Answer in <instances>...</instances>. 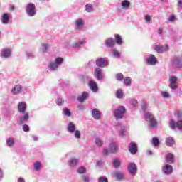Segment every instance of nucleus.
<instances>
[{
    "mask_svg": "<svg viewBox=\"0 0 182 182\" xmlns=\"http://www.w3.org/2000/svg\"><path fill=\"white\" fill-rule=\"evenodd\" d=\"M95 143L97 147H102L103 146V141L100 138H95Z\"/></svg>",
    "mask_w": 182,
    "mask_h": 182,
    "instance_id": "obj_39",
    "label": "nucleus"
},
{
    "mask_svg": "<svg viewBox=\"0 0 182 182\" xmlns=\"http://www.w3.org/2000/svg\"><path fill=\"white\" fill-rule=\"evenodd\" d=\"M23 132H29V130H30L29 125L23 124Z\"/></svg>",
    "mask_w": 182,
    "mask_h": 182,
    "instance_id": "obj_57",
    "label": "nucleus"
},
{
    "mask_svg": "<svg viewBox=\"0 0 182 182\" xmlns=\"http://www.w3.org/2000/svg\"><path fill=\"white\" fill-rule=\"evenodd\" d=\"M152 144L155 146L157 147V146L160 145V139L159 138L154 136L152 138Z\"/></svg>",
    "mask_w": 182,
    "mask_h": 182,
    "instance_id": "obj_37",
    "label": "nucleus"
},
{
    "mask_svg": "<svg viewBox=\"0 0 182 182\" xmlns=\"http://www.w3.org/2000/svg\"><path fill=\"white\" fill-rule=\"evenodd\" d=\"M86 171H87V169H86V167L85 166H80L77 170V173H78V174H85Z\"/></svg>",
    "mask_w": 182,
    "mask_h": 182,
    "instance_id": "obj_40",
    "label": "nucleus"
},
{
    "mask_svg": "<svg viewBox=\"0 0 182 182\" xmlns=\"http://www.w3.org/2000/svg\"><path fill=\"white\" fill-rule=\"evenodd\" d=\"M145 63L149 66H154V65H156L157 58H156V55L151 54L149 57L145 58Z\"/></svg>",
    "mask_w": 182,
    "mask_h": 182,
    "instance_id": "obj_10",
    "label": "nucleus"
},
{
    "mask_svg": "<svg viewBox=\"0 0 182 182\" xmlns=\"http://www.w3.org/2000/svg\"><path fill=\"white\" fill-rule=\"evenodd\" d=\"M178 8H180L181 9H182V0H178Z\"/></svg>",
    "mask_w": 182,
    "mask_h": 182,
    "instance_id": "obj_63",
    "label": "nucleus"
},
{
    "mask_svg": "<svg viewBox=\"0 0 182 182\" xmlns=\"http://www.w3.org/2000/svg\"><path fill=\"white\" fill-rule=\"evenodd\" d=\"M102 154L104 156H107L109 154V150L107 149H105L102 151Z\"/></svg>",
    "mask_w": 182,
    "mask_h": 182,
    "instance_id": "obj_61",
    "label": "nucleus"
},
{
    "mask_svg": "<svg viewBox=\"0 0 182 182\" xmlns=\"http://www.w3.org/2000/svg\"><path fill=\"white\" fill-rule=\"evenodd\" d=\"M169 126L171 127V129H172V130H174V129H176V127H177V122L176 123V122L173 119H171L170 122H169Z\"/></svg>",
    "mask_w": 182,
    "mask_h": 182,
    "instance_id": "obj_46",
    "label": "nucleus"
},
{
    "mask_svg": "<svg viewBox=\"0 0 182 182\" xmlns=\"http://www.w3.org/2000/svg\"><path fill=\"white\" fill-rule=\"evenodd\" d=\"M1 22L3 25H8L9 23V14H3L1 17Z\"/></svg>",
    "mask_w": 182,
    "mask_h": 182,
    "instance_id": "obj_21",
    "label": "nucleus"
},
{
    "mask_svg": "<svg viewBox=\"0 0 182 182\" xmlns=\"http://www.w3.org/2000/svg\"><path fill=\"white\" fill-rule=\"evenodd\" d=\"M128 150L131 154L134 156L139 151V146L136 142H130L128 145Z\"/></svg>",
    "mask_w": 182,
    "mask_h": 182,
    "instance_id": "obj_9",
    "label": "nucleus"
},
{
    "mask_svg": "<svg viewBox=\"0 0 182 182\" xmlns=\"http://www.w3.org/2000/svg\"><path fill=\"white\" fill-rule=\"evenodd\" d=\"M26 102L25 101L20 102L18 104V113H25L26 112Z\"/></svg>",
    "mask_w": 182,
    "mask_h": 182,
    "instance_id": "obj_18",
    "label": "nucleus"
},
{
    "mask_svg": "<svg viewBox=\"0 0 182 182\" xmlns=\"http://www.w3.org/2000/svg\"><path fill=\"white\" fill-rule=\"evenodd\" d=\"M139 102H137V100H132L131 101V105L132 106H133V107H136V106H137Z\"/></svg>",
    "mask_w": 182,
    "mask_h": 182,
    "instance_id": "obj_56",
    "label": "nucleus"
},
{
    "mask_svg": "<svg viewBox=\"0 0 182 182\" xmlns=\"http://www.w3.org/2000/svg\"><path fill=\"white\" fill-rule=\"evenodd\" d=\"M11 55L12 51L9 48H4L0 53V56L4 59H8L9 58H11Z\"/></svg>",
    "mask_w": 182,
    "mask_h": 182,
    "instance_id": "obj_13",
    "label": "nucleus"
},
{
    "mask_svg": "<svg viewBox=\"0 0 182 182\" xmlns=\"http://www.w3.org/2000/svg\"><path fill=\"white\" fill-rule=\"evenodd\" d=\"M26 58L27 59H33L35 58V55L32 52L26 53Z\"/></svg>",
    "mask_w": 182,
    "mask_h": 182,
    "instance_id": "obj_54",
    "label": "nucleus"
},
{
    "mask_svg": "<svg viewBox=\"0 0 182 182\" xmlns=\"http://www.w3.org/2000/svg\"><path fill=\"white\" fill-rule=\"evenodd\" d=\"M165 143L168 147H173L174 144H176V141H174V138L173 137H167L166 139Z\"/></svg>",
    "mask_w": 182,
    "mask_h": 182,
    "instance_id": "obj_31",
    "label": "nucleus"
},
{
    "mask_svg": "<svg viewBox=\"0 0 182 182\" xmlns=\"http://www.w3.org/2000/svg\"><path fill=\"white\" fill-rule=\"evenodd\" d=\"M83 26H85V23H83L82 18H78L75 21V29H76L77 31H79L82 29Z\"/></svg>",
    "mask_w": 182,
    "mask_h": 182,
    "instance_id": "obj_20",
    "label": "nucleus"
},
{
    "mask_svg": "<svg viewBox=\"0 0 182 182\" xmlns=\"http://www.w3.org/2000/svg\"><path fill=\"white\" fill-rule=\"evenodd\" d=\"M2 178H4V171L0 168V180H2Z\"/></svg>",
    "mask_w": 182,
    "mask_h": 182,
    "instance_id": "obj_62",
    "label": "nucleus"
},
{
    "mask_svg": "<svg viewBox=\"0 0 182 182\" xmlns=\"http://www.w3.org/2000/svg\"><path fill=\"white\" fill-rule=\"evenodd\" d=\"M98 182H109V179L106 176H100L98 178Z\"/></svg>",
    "mask_w": 182,
    "mask_h": 182,
    "instance_id": "obj_52",
    "label": "nucleus"
},
{
    "mask_svg": "<svg viewBox=\"0 0 182 182\" xmlns=\"http://www.w3.org/2000/svg\"><path fill=\"white\" fill-rule=\"evenodd\" d=\"M114 177L117 178L119 181H120L121 180H123V178H124V175H123L122 173L117 171L114 173Z\"/></svg>",
    "mask_w": 182,
    "mask_h": 182,
    "instance_id": "obj_34",
    "label": "nucleus"
},
{
    "mask_svg": "<svg viewBox=\"0 0 182 182\" xmlns=\"http://www.w3.org/2000/svg\"><path fill=\"white\" fill-rule=\"evenodd\" d=\"M26 12L28 16H35L36 15V6L33 3H28L26 8Z\"/></svg>",
    "mask_w": 182,
    "mask_h": 182,
    "instance_id": "obj_4",
    "label": "nucleus"
},
{
    "mask_svg": "<svg viewBox=\"0 0 182 182\" xmlns=\"http://www.w3.org/2000/svg\"><path fill=\"white\" fill-rule=\"evenodd\" d=\"M122 164L119 158H114L112 161V166L114 168H119V166Z\"/></svg>",
    "mask_w": 182,
    "mask_h": 182,
    "instance_id": "obj_33",
    "label": "nucleus"
},
{
    "mask_svg": "<svg viewBox=\"0 0 182 182\" xmlns=\"http://www.w3.org/2000/svg\"><path fill=\"white\" fill-rule=\"evenodd\" d=\"M154 50L157 53H164V52H167L168 50V45H156L154 48Z\"/></svg>",
    "mask_w": 182,
    "mask_h": 182,
    "instance_id": "obj_12",
    "label": "nucleus"
},
{
    "mask_svg": "<svg viewBox=\"0 0 182 182\" xmlns=\"http://www.w3.org/2000/svg\"><path fill=\"white\" fill-rule=\"evenodd\" d=\"M77 109H79V110H85V105L80 104L77 105Z\"/></svg>",
    "mask_w": 182,
    "mask_h": 182,
    "instance_id": "obj_60",
    "label": "nucleus"
},
{
    "mask_svg": "<svg viewBox=\"0 0 182 182\" xmlns=\"http://www.w3.org/2000/svg\"><path fill=\"white\" fill-rule=\"evenodd\" d=\"M29 120V112H24V114L21 115L18 117L17 119V123L20 126H22V124H25L26 122Z\"/></svg>",
    "mask_w": 182,
    "mask_h": 182,
    "instance_id": "obj_7",
    "label": "nucleus"
},
{
    "mask_svg": "<svg viewBox=\"0 0 182 182\" xmlns=\"http://www.w3.org/2000/svg\"><path fill=\"white\" fill-rule=\"evenodd\" d=\"M172 66L175 69H181L182 68V60L181 59L176 57L172 60Z\"/></svg>",
    "mask_w": 182,
    "mask_h": 182,
    "instance_id": "obj_14",
    "label": "nucleus"
},
{
    "mask_svg": "<svg viewBox=\"0 0 182 182\" xmlns=\"http://www.w3.org/2000/svg\"><path fill=\"white\" fill-rule=\"evenodd\" d=\"M146 22H150L151 21V16H150V15H146L145 16V18H144Z\"/></svg>",
    "mask_w": 182,
    "mask_h": 182,
    "instance_id": "obj_59",
    "label": "nucleus"
},
{
    "mask_svg": "<svg viewBox=\"0 0 182 182\" xmlns=\"http://www.w3.org/2000/svg\"><path fill=\"white\" fill-rule=\"evenodd\" d=\"M41 167H42V164L40 161L34 163V170H36V171H39Z\"/></svg>",
    "mask_w": 182,
    "mask_h": 182,
    "instance_id": "obj_44",
    "label": "nucleus"
},
{
    "mask_svg": "<svg viewBox=\"0 0 182 182\" xmlns=\"http://www.w3.org/2000/svg\"><path fill=\"white\" fill-rule=\"evenodd\" d=\"M166 161L168 164H173L174 163V154L168 153L166 155Z\"/></svg>",
    "mask_w": 182,
    "mask_h": 182,
    "instance_id": "obj_28",
    "label": "nucleus"
},
{
    "mask_svg": "<svg viewBox=\"0 0 182 182\" xmlns=\"http://www.w3.org/2000/svg\"><path fill=\"white\" fill-rule=\"evenodd\" d=\"M17 182H26V181H25V178H23L22 177H19L17 179Z\"/></svg>",
    "mask_w": 182,
    "mask_h": 182,
    "instance_id": "obj_64",
    "label": "nucleus"
},
{
    "mask_svg": "<svg viewBox=\"0 0 182 182\" xmlns=\"http://www.w3.org/2000/svg\"><path fill=\"white\" fill-rule=\"evenodd\" d=\"M91 116L95 120H100L102 119V112L97 108H94L91 111Z\"/></svg>",
    "mask_w": 182,
    "mask_h": 182,
    "instance_id": "obj_11",
    "label": "nucleus"
},
{
    "mask_svg": "<svg viewBox=\"0 0 182 182\" xmlns=\"http://www.w3.org/2000/svg\"><path fill=\"white\" fill-rule=\"evenodd\" d=\"M67 130L68 133H70L71 134L75 133L76 130V125L72 122H69L67 126Z\"/></svg>",
    "mask_w": 182,
    "mask_h": 182,
    "instance_id": "obj_25",
    "label": "nucleus"
},
{
    "mask_svg": "<svg viewBox=\"0 0 182 182\" xmlns=\"http://www.w3.org/2000/svg\"><path fill=\"white\" fill-rule=\"evenodd\" d=\"M168 22H171L173 23L176 21V16L175 15H171L167 18Z\"/></svg>",
    "mask_w": 182,
    "mask_h": 182,
    "instance_id": "obj_55",
    "label": "nucleus"
},
{
    "mask_svg": "<svg viewBox=\"0 0 182 182\" xmlns=\"http://www.w3.org/2000/svg\"><path fill=\"white\" fill-rule=\"evenodd\" d=\"M176 128L180 130V132H182V119L178 120L176 122Z\"/></svg>",
    "mask_w": 182,
    "mask_h": 182,
    "instance_id": "obj_49",
    "label": "nucleus"
},
{
    "mask_svg": "<svg viewBox=\"0 0 182 182\" xmlns=\"http://www.w3.org/2000/svg\"><path fill=\"white\" fill-rule=\"evenodd\" d=\"M86 43V38H82V40H79L78 42L74 43L72 45V48L73 49H80L82 45H85Z\"/></svg>",
    "mask_w": 182,
    "mask_h": 182,
    "instance_id": "obj_19",
    "label": "nucleus"
},
{
    "mask_svg": "<svg viewBox=\"0 0 182 182\" xmlns=\"http://www.w3.org/2000/svg\"><path fill=\"white\" fill-rule=\"evenodd\" d=\"M124 85H126V86H130V85H132V80H130V77H125L124 80Z\"/></svg>",
    "mask_w": 182,
    "mask_h": 182,
    "instance_id": "obj_50",
    "label": "nucleus"
},
{
    "mask_svg": "<svg viewBox=\"0 0 182 182\" xmlns=\"http://www.w3.org/2000/svg\"><path fill=\"white\" fill-rule=\"evenodd\" d=\"M89 87L94 93L97 92L99 90V87L97 86V83L95 81H90Z\"/></svg>",
    "mask_w": 182,
    "mask_h": 182,
    "instance_id": "obj_22",
    "label": "nucleus"
},
{
    "mask_svg": "<svg viewBox=\"0 0 182 182\" xmlns=\"http://www.w3.org/2000/svg\"><path fill=\"white\" fill-rule=\"evenodd\" d=\"M94 75L97 79V80H103V75L102 74V69L99 67H97L94 70Z\"/></svg>",
    "mask_w": 182,
    "mask_h": 182,
    "instance_id": "obj_17",
    "label": "nucleus"
},
{
    "mask_svg": "<svg viewBox=\"0 0 182 182\" xmlns=\"http://www.w3.org/2000/svg\"><path fill=\"white\" fill-rule=\"evenodd\" d=\"M64 60L62 57L55 58L54 61H50L48 65V68L50 72H56L59 69V66L63 63Z\"/></svg>",
    "mask_w": 182,
    "mask_h": 182,
    "instance_id": "obj_1",
    "label": "nucleus"
},
{
    "mask_svg": "<svg viewBox=\"0 0 182 182\" xmlns=\"http://www.w3.org/2000/svg\"><path fill=\"white\" fill-rule=\"evenodd\" d=\"M123 90H118L116 92V97L117 99H122L123 97Z\"/></svg>",
    "mask_w": 182,
    "mask_h": 182,
    "instance_id": "obj_45",
    "label": "nucleus"
},
{
    "mask_svg": "<svg viewBox=\"0 0 182 182\" xmlns=\"http://www.w3.org/2000/svg\"><path fill=\"white\" fill-rule=\"evenodd\" d=\"M97 68H107L109 66V59L107 58H99L95 61Z\"/></svg>",
    "mask_w": 182,
    "mask_h": 182,
    "instance_id": "obj_5",
    "label": "nucleus"
},
{
    "mask_svg": "<svg viewBox=\"0 0 182 182\" xmlns=\"http://www.w3.org/2000/svg\"><path fill=\"white\" fill-rule=\"evenodd\" d=\"M114 41L117 43V45H119V46H122V45H123V38H122L121 35L114 34Z\"/></svg>",
    "mask_w": 182,
    "mask_h": 182,
    "instance_id": "obj_30",
    "label": "nucleus"
},
{
    "mask_svg": "<svg viewBox=\"0 0 182 182\" xmlns=\"http://www.w3.org/2000/svg\"><path fill=\"white\" fill-rule=\"evenodd\" d=\"M126 112L124 106L121 105L114 110L113 114L115 119H123L126 114Z\"/></svg>",
    "mask_w": 182,
    "mask_h": 182,
    "instance_id": "obj_2",
    "label": "nucleus"
},
{
    "mask_svg": "<svg viewBox=\"0 0 182 182\" xmlns=\"http://www.w3.org/2000/svg\"><path fill=\"white\" fill-rule=\"evenodd\" d=\"M121 6L124 9H129V8L130 7V1H129L128 0H123L121 2Z\"/></svg>",
    "mask_w": 182,
    "mask_h": 182,
    "instance_id": "obj_35",
    "label": "nucleus"
},
{
    "mask_svg": "<svg viewBox=\"0 0 182 182\" xmlns=\"http://www.w3.org/2000/svg\"><path fill=\"white\" fill-rule=\"evenodd\" d=\"M115 78L117 80H119V82H122V80L124 79V75H123L122 73H118L116 74Z\"/></svg>",
    "mask_w": 182,
    "mask_h": 182,
    "instance_id": "obj_42",
    "label": "nucleus"
},
{
    "mask_svg": "<svg viewBox=\"0 0 182 182\" xmlns=\"http://www.w3.org/2000/svg\"><path fill=\"white\" fill-rule=\"evenodd\" d=\"M147 107H148V106H147V104H146V103H144V104L141 105V109H142V110H143L144 112H146L147 111Z\"/></svg>",
    "mask_w": 182,
    "mask_h": 182,
    "instance_id": "obj_58",
    "label": "nucleus"
},
{
    "mask_svg": "<svg viewBox=\"0 0 182 182\" xmlns=\"http://www.w3.org/2000/svg\"><path fill=\"white\" fill-rule=\"evenodd\" d=\"M87 97H89V93L87 92H83L81 95L77 97V102H80V103H83V102H85Z\"/></svg>",
    "mask_w": 182,
    "mask_h": 182,
    "instance_id": "obj_24",
    "label": "nucleus"
},
{
    "mask_svg": "<svg viewBox=\"0 0 182 182\" xmlns=\"http://www.w3.org/2000/svg\"><path fill=\"white\" fill-rule=\"evenodd\" d=\"M162 171L164 174L168 176V174H171V173H173V166L170 164H166L163 166Z\"/></svg>",
    "mask_w": 182,
    "mask_h": 182,
    "instance_id": "obj_16",
    "label": "nucleus"
},
{
    "mask_svg": "<svg viewBox=\"0 0 182 182\" xmlns=\"http://www.w3.org/2000/svg\"><path fill=\"white\" fill-rule=\"evenodd\" d=\"M127 171L131 176H136L137 174V165L134 162H131L128 164Z\"/></svg>",
    "mask_w": 182,
    "mask_h": 182,
    "instance_id": "obj_8",
    "label": "nucleus"
},
{
    "mask_svg": "<svg viewBox=\"0 0 182 182\" xmlns=\"http://www.w3.org/2000/svg\"><path fill=\"white\" fill-rule=\"evenodd\" d=\"M78 164L79 159L75 157H73L68 161V165L70 167H76Z\"/></svg>",
    "mask_w": 182,
    "mask_h": 182,
    "instance_id": "obj_26",
    "label": "nucleus"
},
{
    "mask_svg": "<svg viewBox=\"0 0 182 182\" xmlns=\"http://www.w3.org/2000/svg\"><path fill=\"white\" fill-rule=\"evenodd\" d=\"M106 48H113L114 46V39L113 38H107L105 41Z\"/></svg>",
    "mask_w": 182,
    "mask_h": 182,
    "instance_id": "obj_27",
    "label": "nucleus"
},
{
    "mask_svg": "<svg viewBox=\"0 0 182 182\" xmlns=\"http://www.w3.org/2000/svg\"><path fill=\"white\" fill-rule=\"evenodd\" d=\"M63 113L65 116H67V117H70L72 116V112H70V109L66 107L63 109Z\"/></svg>",
    "mask_w": 182,
    "mask_h": 182,
    "instance_id": "obj_36",
    "label": "nucleus"
},
{
    "mask_svg": "<svg viewBox=\"0 0 182 182\" xmlns=\"http://www.w3.org/2000/svg\"><path fill=\"white\" fill-rule=\"evenodd\" d=\"M144 119L146 122H149L150 127H156V126H157V121L154 118L153 114L150 112H145Z\"/></svg>",
    "mask_w": 182,
    "mask_h": 182,
    "instance_id": "obj_3",
    "label": "nucleus"
},
{
    "mask_svg": "<svg viewBox=\"0 0 182 182\" xmlns=\"http://www.w3.org/2000/svg\"><path fill=\"white\" fill-rule=\"evenodd\" d=\"M116 129H117L118 130H119V134L120 136V137H124V136H126V127L122 125L121 124H119L118 126H117Z\"/></svg>",
    "mask_w": 182,
    "mask_h": 182,
    "instance_id": "obj_23",
    "label": "nucleus"
},
{
    "mask_svg": "<svg viewBox=\"0 0 182 182\" xmlns=\"http://www.w3.org/2000/svg\"><path fill=\"white\" fill-rule=\"evenodd\" d=\"M22 92V86L17 85L14 87L12 88L11 90V93L13 95H19Z\"/></svg>",
    "mask_w": 182,
    "mask_h": 182,
    "instance_id": "obj_29",
    "label": "nucleus"
},
{
    "mask_svg": "<svg viewBox=\"0 0 182 182\" xmlns=\"http://www.w3.org/2000/svg\"><path fill=\"white\" fill-rule=\"evenodd\" d=\"M109 153L112 154H116L119 151V145L116 142H112L109 144Z\"/></svg>",
    "mask_w": 182,
    "mask_h": 182,
    "instance_id": "obj_15",
    "label": "nucleus"
},
{
    "mask_svg": "<svg viewBox=\"0 0 182 182\" xmlns=\"http://www.w3.org/2000/svg\"><path fill=\"white\" fill-rule=\"evenodd\" d=\"M56 103L58 106H63V105L65 103V100H63L62 97H58L57 99Z\"/></svg>",
    "mask_w": 182,
    "mask_h": 182,
    "instance_id": "obj_48",
    "label": "nucleus"
},
{
    "mask_svg": "<svg viewBox=\"0 0 182 182\" xmlns=\"http://www.w3.org/2000/svg\"><path fill=\"white\" fill-rule=\"evenodd\" d=\"M82 182H90V178L88 175H82Z\"/></svg>",
    "mask_w": 182,
    "mask_h": 182,
    "instance_id": "obj_51",
    "label": "nucleus"
},
{
    "mask_svg": "<svg viewBox=\"0 0 182 182\" xmlns=\"http://www.w3.org/2000/svg\"><path fill=\"white\" fill-rule=\"evenodd\" d=\"M177 80H178V79L174 75H171V77H169V87L172 89V90H176V89H178Z\"/></svg>",
    "mask_w": 182,
    "mask_h": 182,
    "instance_id": "obj_6",
    "label": "nucleus"
},
{
    "mask_svg": "<svg viewBox=\"0 0 182 182\" xmlns=\"http://www.w3.org/2000/svg\"><path fill=\"white\" fill-rule=\"evenodd\" d=\"M161 96H162L164 99H170V97H171V96L167 91H161Z\"/></svg>",
    "mask_w": 182,
    "mask_h": 182,
    "instance_id": "obj_41",
    "label": "nucleus"
},
{
    "mask_svg": "<svg viewBox=\"0 0 182 182\" xmlns=\"http://www.w3.org/2000/svg\"><path fill=\"white\" fill-rule=\"evenodd\" d=\"M112 54L114 58H117V59H120L121 54H120V52H119L118 50H113Z\"/></svg>",
    "mask_w": 182,
    "mask_h": 182,
    "instance_id": "obj_47",
    "label": "nucleus"
},
{
    "mask_svg": "<svg viewBox=\"0 0 182 182\" xmlns=\"http://www.w3.org/2000/svg\"><path fill=\"white\" fill-rule=\"evenodd\" d=\"M41 48H42V52L43 53H46V52H48L49 49V44L43 43L41 45Z\"/></svg>",
    "mask_w": 182,
    "mask_h": 182,
    "instance_id": "obj_43",
    "label": "nucleus"
},
{
    "mask_svg": "<svg viewBox=\"0 0 182 182\" xmlns=\"http://www.w3.org/2000/svg\"><path fill=\"white\" fill-rule=\"evenodd\" d=\"M74 136H75V139H80V136H82V134H80V131L75 130L74 132Z\"/></svg>",
    "mask_w": 182,
    "mask_h": 182,
    "instance_id": "obj_53",
    "label": "nucleus"
},
{
    "mask_svg": "<svg viewBox=\"0 0 182 182\" xmlns=\"http://www.w3.org/2000/svg\"><path fill=\"white\" fill-rule=\"evenodd\" d=\"M6 144L8 146V147H14V146H15V139L13 137L7 138Z\"/></svg>",
    "mask_w": 182,
    "mask_h": 182,
    "instance_id": "obj_32",
    "label": "nucleus"
},
{
    "mask_svg": "<svg viewBox=\"0 0 182 182\" xmlns=\"http://www.w3.org/2000/svg\"><path fill=\"white\" fill-rule=\"evenodd\" d=\"M85 9L86 12H93V5H92L91 4H87L85 6Z\"/></svg>",
    "mask_w": 182,
    "mask_h": 182,
    "instance_id": "obj_38",
    "label": "nucleus"
}]
</instances>
